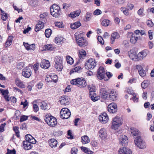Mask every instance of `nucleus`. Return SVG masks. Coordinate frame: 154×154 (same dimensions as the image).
I'll use <instances>...</instances> for the list:
<instances>
[{"label": "nucleus", "instance_id": "f257e3e1", "mask_svg": "<svg viewBox=\"0 0 154 154\" xmlns=\"http://www.w3.org/2000/svg\"><path fill=\"white\" fill-rule=\"evenodd\" d=\"M50 12L51 14L56 18H58L61 14L60 8L55 4L52 5L50 7Z\"/></svg>", "mask_w": 154, "mask_h": 154}, {"label": "nucleus", "instance_id": "f03ea898", "mask_svg": "<svg viewBox=\"0 0 154 154\" xmlns=\"http://www.w3.org/2000/svg\"><path fill=\"white\" fill-rule=\"evenodd\" d=\"M70 82L72 84L76 85L77 86L81 88H84L87 85L86 81L82 78L72 79L70 81Z\"/></svg>", "mask_w": 154, "mask_h": 154}, {"label": "nucleus", "instance_id": "7ed1b4c3", "mask_svg": "<svg viewBox=\"0 0 154 154\" xmlns=\"http://www.w3.org/2000/svg\"><path fill=\"white\" fill-rule=\"evenodd\" d=\"M136 145L140 149H143L146 148V144L144 140L140 136H137L134 139Z\"/></svg>", "mask_w": 154, "mask_h": 154}, {"label": "nucleus", "instance_id": "20e7f679", "mask_svg": "<svg viewBox=\"0 0 154 154\" xmlns=\"http://www.w3.org/2000/svg\"><path fill=\"white\" fill-rule=\"evenodd\" d=\"M55 67L58 71H61L63 68L62 58L60 56H56L55 58Z\"/></svg>", "mask_w": 154, "mask_h": 154}, {"label": "nucleus", "instance_id": "39448f33", "mask_svg": "<svg viewBox=\"0 0 154 154\" xmlns=\"http://www.w3.org/2000/svg\"><path fill=\"white\" fill-rule=\"evenodd\" d=\"M122 118L118 116H116L112 119L111 128L112 129L116 130L122 124Z\"/></svg>", "mask_w": 154, "mask_h": 154}, {"label": "nucleus", "instance_id": "423d86ee", "mask_svg": "<svg viewBox=\"0 0 154 154\" xmlns=\"http://www.w3.org/2000/svg\"><path fill=\"white\" fill-rule=\"evenodd\" d=\"M105 72L104 68L102 66H100L98 69L96 74L97 78L100 80L104 79L105 81L107 80L105 76Z\"/></svg>", "mask_w": 154, "mask_h": 154}, {"label": "nucleus", "instance_id": "0eeeda50", "mask_svg": "<svg viewBox=\"0 0 154 154\" xmlns=\"http://www.w3.org/2000/svg\"><path fill=\"white\" fill-rule=\"evenodd\" d=\"M60 114L61 118L63 119H68L71 115L70 110L66 108H62L60 111Z\"/></svg>", "mask_w": 154, "mask_h": 154}, {"label": "nucleus", "instance_id": "6e6552de", "mask_svg": "<svg viewBox=\"0 0 154 154\" xmlns=\"http://www.w3.org/2000/svg\"><path fill=\"white\" fill-rule=\"evenodd\" d=\"M147 50H144L140 52L137 55L134 54V58H132V59L135 61L141 60L147 56Z\"/></svg>", "mask_w": 154, "mask_h": 154}, {"label": "nucleus", "instance_id": "1a4fd4ad", "mask_svg": "<svg viewBox=\"0 0 154 154\" xmlns=\"http://www.w3.org/2000/svg\"><path fill=\"white\" fill-rule=\"evenodd\" d=\"M97 65V62L93 58L89 59L85 64V66L86 69H93Z\"/></svg>", "mask_w": 154, "mask_h": 154}, {"label": "nucleus", "instance_id": "9d476101", "mask_svg": "<svg viewBox=\"0 0 154 154\" xmlns=\"http://www.w3.org/2000/svg\"><path fill=\"white\" fill-rule=\"evenodd\" d=\"M45 122L51 127H54L57 123V119L53 116L47 117L45 119Z\"/></svg>", "mask_w": 154, "mask_h": 154}, {"label": "nucleus", "instance_id": "9b49d317", "mask_svg": "<svg viewBox=\"0 0 154 154\" xmlns=\"http://www.w3.org/2000/svg\"><path fill=\"white\" fill-rule=\"evenodd\" d=\"M76 40L78 45L80 46H85L88 45L87 42L83 37H80L77 36L76 37Z\"/></svg>", "mask_w": 154, "mask_h": 154}, {"label": "nucleus", "instance_id": "f8f14e48", "mask_svg": "<svg viewBox=\"0 0 154 154\" xmlns=\"http://www.w3.org/2000/svg\"><path fill=\"white\" fill-rule=\"evenodd\" d=\"M120 144L124 147L128 145V137L125 135H122L119 138Z\"/></svg>", "mask_w": 154, "mask_h": 154}, {"label": "nucleus", "instance_id": "ddd939ff", "mask_svg": "<svg viewBox=\"0 0 154 154\" xmlns=\"http://www.w3.org/2000/svg\"><path fill=\"white\" fill-rule=\"evenodd\" d=\"M108 110L110 113H115L117 110V104L114 103H111L108 106Z\"/></svg>", "mask_w": 154, "mask_h": 154}, {"label": "nucleus", "instance_id": "4468645a", "mask_svg": "<svg viewBox=\"0 0 154 154\" xmlns=\"http://www.w3.org/2000/svg\"><path fill=\"white\" fill-rule=\"evenodd\" d=\"M100 96L104 100H108L109 93L107 92L104 88H101L100 91Z\"/></svg>", "mask_w": 154, "mask_h": 154}, {"label": "nucleus", "instance_id": "2eb2a0df", "mask_svg": "<svg viewBox=\"0 0 154 154\" xmlns=\"http://www.w3.org/2000/svg\"><path fill=\"white\" fill-rule=\"evenodd\" d=\"M31 70L28 67L24 68L22 70V75L26 78H29L31 76Z\"/></svg>", "mask_w": 154, "mask_h": 154}, {"label": "nucleus", "instance_id": "dca6fc26", "mask_svg": "<svg viewBox=\"0 0 154 154\" xmlns=\"http://www.w3.org/2000/svg\"><path fill=\"white\" fill-rule=\"evenodd\" d=\"M99 120L100 122L103 123H106L108 121V117L105 112L101 113V115L99 116Z\"/></svg>", "mask_w": 154, "mask_h": 154}, {"label": "nucleus", "instance_id": "f3484780", "mask_svg": "<svg viewBox=\"0 0 154 154\" xmlns=\"http://www.w3.org/2000/svg\"><path fill=\"white\" fill-rule=\"evenodd\" d=\"M69 100L70 98L67 96H63L59 99V101L61 104L65 106L69 104Z\"/></svg>", "mask_w": 154, "mask_h": 154}, {"label": "nucleus", "instance_id": "a211bd4d", "mask_svg": "<svg viewBox=\"0 0 154 154\" xmlns=\"http://www.w3.org/2000/svg\"><path fill=\"white\" fill-rule=\"evenodd\" d=\"M109 97L111 100H115L118 99V94L114 90H112L109 93Z\"/></svg>", "mask_w": 154, "mask_h": 154}, {"label": "nucleus", "instance_id": "6ab92c4d", "mask_svg": "<svg viewBox=\"0 0 154 154\" xmlns=\"http://www.w3.org/2000/svg\"><path fill=\"white\" fill-rule=\"evenodd\" d=\"M0 91L2 95L4 96V99L7 101H9L10 99L8 96L9 92L8 90H4L0 89Z\"/></svg>", "mask_w": 154, "mask_h": 154}, {"label": "nucleus", "instance_id": "aec40b11", "mask_svg": "<svg viewBox=\"0 0 154 154\" xmlns=\"http://www.w3.org/2000/svg\"><path fill=\"white\" fill-rule=\"evenodd\" d=\"M119 154H132V152L130 149L123 147L120 149Z\"/></svg>", "mask_w": 154, "mask_h": 154}, {"label": "nucleus", "instance_id": "412c9836", "mask_svg": "<svg viewBox=\"0 0 154 154\" xmlns=\"http://www.w3.org/2000/svg\"><path fill=\"white\" fill-rule=\"evenodd\" d=\"M40 65L42 68L46 69L49 68L50 64L48 60L44 59L42 60Z\"/></svg>", "mask_w": 154, "mask_h": 154}, {"label": "nucleus", "instance_id": "4be33fe9", "mask_svg": "<svg viewBox=\"0 0 154 154\" xmlns=\"http://www.w3.org/2000/svg\"><path fill=\"white\" fill-rule=\"evenodd\" d=\"M136 67L138 70L140 76L141 77H144L146 75V72L140 65H137L136 66Z\"/></svg>", "mask_w": 154, "mask_h": 154}, {"label": "nucleus", "instance_id": "5701e85b", "mask_svg": "<svg viewBox=\"0 0 154 154\" xmlns=\"http://www.w3.org/2000/svg\"><path fill=\"white\" fill-rule=\"evenodd\" d=\"M99 134L100 137L102 139H105L107 136L106 130L104 128H101L99 131Z\"/></svg>", "mask_w": 154, "mask_h": 154}, {"label": "nucleus", "instance_id": "b1692460", "mask_svg": "<svg viewBox=\"0 0 154 154\" xmlns=\"http://www.w3.org/2000/svg\"><path fill=\"white\" fill-rule=\"evenodd\" d=\"M120 36L119 33L117 32H115L112 33L111 35L110 38L111 43L113 44L116 39H118L119 38Z\"/></svg>", "mask_w": 154, "mask_h": 154}, {"label": "nucleus", "instance_id": "393cba45", "mask_svg": "<svg viewBox=\"0 0 154 154\" xmlns=\"http://www.w3.org/2000/svg\"><path fill=\"white\" fill-rule=\"evenodd\" d=\"M24 147L26 150L30 149L32 147V145L28 141H24L23 142Z\"/></svg>", "mask_w": 154, "mask_h": 154}, {"label": "nucleus", "instance_id": "a878e982", "mask_svg": "<svg viewBox=\"0 0 154 154\" xmlns=\"http://www.w3.org/2000/svg\"><path fill=\"white\" fill-rule=\"evenodd\" d=\"M44 27L43 23L40 21L38 22V23L36 24L35 28V31L36 32H38L41 29H42Z\"/></svg>", "mask_w": 154, "mask_h": 154}, {"label": "nucleus", "instance_id": "bb28decb", "mask_svg": "<svg viewBox=\"0 0 154 154\" xmlns=\"http://www.w3.org/2000/svg\"><path fill=\"white\" fill-rule=\"evenodd\" d=\"M49 143L50 146L51 148L56 147L57 144V140L55 139H51L49 141Z\"/></svg>", "mask_w": 154, "mask_h": 154}, {"label": "nucleus", "instance_id": "cd10ccee", "mask_svg": "<svg viewBox=\"0 0 154 154\" xmlns=\"http://www.w3.org/2000/svg\"><path fill=\"white\" fill-rule=\"evenodd\" d=\"M15 83L16 85L21 88H25V84L22 81L19 79H16L15 80Z\"/></svg>", "mask_w": 154, "mask_h": 154}, {"label": "nucleus", "instance_id": "c85d7f7f", "mask_svg": "<svg viewBox=\"0 0 154 154\" xmlns=\"http://www.w3.org/2000/svg\"><path fill=\"white\" fill-rule=\"evenodd\" d=\"M130 131L131 132V135L133 136H137L139 134L138 130L134 128H131Z\"/></svg>", "mask_w": 154, "mask_h": 154}, {"label": "nucleus", "instance_id": "c756f323", "mask_svg": "<svg viewBox=\"0 0 154 154\" xmlns=\"http://www.w3.org/2000/svg\"><path fill=\"white\" fill-rule=\"evenodd\" d=\"M80 13L81 11L80 10L74 11L70 13L69 17L72 18H75L76 17L79 16Z\"/></svg>", "mask_w": 154, "mask_h": 154}, {"label": "nucleus", "instance_id": "7c9ffc66", "mask_svg": "<svg viewBox=\"0 0 154 154\" xmlns=\"http://www.w3.org/2000/svg\"><path fill=\"white\" fill-rule=\"evenodd\" d=\"M81 25V24L80 22L79 21H77L72 24H71L70 27L72 29H75L78 28Z\"/></svg>", "mask_w": 154, "mask_h": 154}, {"label": "nucleus", "instance_id": "2f4dec72", "mask_svg": "<svg viewBox=\"0 0 154 154\" xmlns=\"http://www.w3.org/2000/svg\"><path fill=\"white\" fill-rule=\"evenodd\" d=\"M82 142L84 144H85L88 143L90 142V139L89 137L86 135L83 136L81 137Z\"/></svg>", "mask_w": 154, "mask_h": 154}, {"label": "nucleus", "instance_id": "473e14b6", "mask_svg": "<svg viewBox=\"0 0 154 154\" xmlns=\"http://www.w3.org/2000/svg\"><path fill=\"white\" fill-rule=\"evenodd\" d=\"M55 42L58 45L61 44L64 42V38L62 37H57L55 38Z\"/></svg>", "mask_w": 154, "mask_h": 154}, {"label": "nucleus", "instance_id": "72a5a7b5", "mask_svg": "<svg viewBox=\"0 0 154 154\" xmlns=\"http://www.w3.org/2000/svg\"><path fill=\"white\" fill-rule=\"evenodd\" d=\"M79 56L80 59L83 58L86 55V52L83 49L79 50Z\"/></svg>", "mask_w": 154, "mask_h": 154}, {"label": "nucleus", "instance_id": "f704fd0d", "mask_svg": "<svg viewBox=\"0 0 154 154\" xmlns=\"http://www.w3.org/2000/svg\"><path fill=\"white\" fill-rule=\"evenodd\" d=\"M43 48L44 50L47 51H52L54 49V47L51 44L45 45Z\"/></svg>", "mask_w": 154, "mask_h": 154}, {"label": "nucleus", "instance_id": "c9c22d12", "mask_svg": "<svg viewBox=\"0 0 154 154\" xmlns=\"http://www.w3.org/2000/svg\"><path fill=\"white\" fill-rule=\"evenodd\" d=\"M0 11L2 13L1 17L2 19L4 21H5L8 17V15L3 11L2 9H1Z\"/></svg>", "mask_w": 154, "mask_h": 154}, {"label": "nucleus", "instance_id": "e433bc0d", "mask_svg": "<svg viewBox=\"0 0 154 154\" xmlns=\"http://www.w3.org/2000/svg\"><path fill=\"white\" fill-rule=\"evenodd\" d=\"M81 149L84 152L88 154H92L93 153V152L91 151L89 149L83 147H81Z\"/></svg>", "mask_w": 154, "mask_h": 154}, {"label": "nucleus", "instance_id": "4c0bfd02", "mask_svg": "<svg viewBox=\"0 0 154 154\" xmlns=\"http://www.w3.org/2000/svg\"><path fill=\"white\" fill-rule=\"evenodd\" d=\"M40 106L41 109L43 110H45L48 108V104L45 102H42Z\"/></svg>", "mask_w": 154, "mask_h": 154}, {"label": "nucleus", "instance_id": "58836bf2", "mask_svg": "<svg viewBox=\"0 0 154 154\" xmlns=\"http://www.w3.org/2000/svg\"><path fill=\"white\" fill-rule=\"evenodd\" d=\"M137 39L138 37H136L134 34H133L131 38L130 41L132 44H135L136 42Z\"/></svg>", "mask_w": 154, "mask_h": 154}, {"label": "nucleus", "instance_id": "ea45409f", "mask_svg": "<svg viewBox=\"0 0 154 154\" xmlns=\"http://www.w3.org/2000/svg\"><path fill=\"white\" fill-rule=\"evenodd\" d=\"M110 21L108 19L103 20L101 22V24L104 26H107L109 25Z\"/></svg>", "mask_w": 154, "mask_h": 154}, {"label": "nucleus", "instance_id": "a19ab883", "mask_svg": "<svg viewBox=\"0 0 154 154\" xmlns=\"http://www.w3.org/2000/svg\"><path fill=\"white\" fill-rule=\"evenodd\" d=\"M52 33V30L50 29H48L45 30V36L47 38H49L50 37Z\"/></svg>", "mask_w": 154, "mask_h": 154}, {"label": "nucleus", "instance_id": "79ce46f5", "mask_svg": "<svg viewBox=\"0 0 154 154\" xmlns=\"http://www.w3.org/2000/svg\"><path fill=\"white\" fill-rule=\"evenodd\" d=\"M149 82L148 81L144 80L141 83V86L143 88H146L149 85Z\"/></svg>", "mask_w": 154, "mask_h": 154}, {"label": "nucleus", "instance_id": "37998d69", "mask_svg": "<svg viewBox=\"0 0 154 154\" xmlns=\"http://www.w3.org/2000/svg\"><path fill=\"white\" fill-rule=\"evenodd\" d=\"M66 60L67 63L70 64H72L74 62L72 58L69 56H68L67 57Z\"/></svg>", "mask_w": 154, "mask_h": 154}, {"label": "nucleus", "instance_id": "c03bdc74", "mask_svg": "<svg viewBox=\"0 0 154 154\" xmlns=\"http://www.w3.org/2000/svg\"><path fill=\"white\" fill-rule=\"evenodd\" d=\"M92 15V14L89 12H87L85 16L86 21H89Z\"/></svg>", "mask_w": 154, "mask_h": 154}, {"label": "nucleus", "instance_id": "a18cd8bd", "mask_svg": "<svg viewBox=\"0 0 154 154\" xmlns=\"http://www.w3.org/2000/svg\"><path fill=\"white\" fill-rule=\"evenodd\" d=\"M102 13V11L100 10L97 9L94 12L93 14L95 15H98L101 14Z\"/></svg>", "mask_w": 154, "mask_h": 154}, {"label": "nucleus", "instance_id": "49530a36", "mask_svg": "<svg viewBox=\"0 0 154 154\" xmlns=\"http://www.w3.org/2000/svg\"><path fill=\"white\" fill-rule=\"evenodd\" d=\"M24 65V63L23 62H20L18 63L17 68L18 69H20L22 68Z\"/></svg>", "mask_w": 154, "mask_h": 154}, {"label": "nucleus", "instance_id": "de8ad7c7", "mask_svg": "<svg viewBox=\"0 0 154 154\" xmlns=\"http://www.w3.org/2000/svg\"><path fill=\"white\" fill-rule=\"evenodd\" d=\"M28 116L25 115H23L22 116L20 117V121L21 122H23L24 121L26 120L28 118Z\"/></svg>", "mask_w": 154, "mask_h": 154}, {"label": "nucleus", "instance_id": "09e8293b", "mask_svg": "<svg viewBox=\"0 0 154 154\" xmlns=\"http://www.w3.org/2000/svg\"><path fill=\"white\" fill-rule=\"evenodd\" d=\"M100 97V96H91V99L93 101H95L99 99Z\"/></svg>", "mask_w": 154, "mask_h": 154}, {"label": "nucleus", "instance_id": "8fccbe9b", "mask_svg": "<svg viewBox=\"0 0 154 154\" xmlns=\"http://www.w3.org/2000/svg\"><path fill=\"white\" fill-rule=\"evenodd\" d=\"M97 39L98 42H99L101 44L103 45L104 44V41L101 36H98Z\"/></svg>", "mask_w": 154, "mask_h": 154}, {"label": "nucleus", "instance_id": "3c124183", "mask_svg": "<svg viewBox=\"0 0 154 154\" xmlns=\"http://www.w3.org/2000/svg\"><path fill=\"white\" fill-rule=\"evenodd\" d=\"M127 8L128 10H131L134 8V5L131 3H128L127 5Z\"/></svg>", "mask_w": 154, "mask_h": 154}, {"label": "nucleus", "instance_id": "603ef678", "mask_svg": "<svg viewBox=\"0 0 154 154\" xmlns=\"http://www.w3.org/2000/svg\"><path fill=\"white\" fill-rule=\"evenodd\" d=\"M33 110L35 112H37L38 110V107L37 105L33 103Z\"/></svg>", "mask_w": 154, "mask_h": 154}, {"label": "nucleus", "instance_id": "864d4df0", "mask_svg": "<svg viewBox=\"0 0 154 154\" xmlns=\"http://www.w3.org/2000/svg\"><path fill=\"white\" fill-rule=\"evenodd\" d=\"M146 23L147 25L150 27H152L154 25L152 21L150 20H148Z\"/></svg>", "mask_w": 154, "mask_h": 154}, {"label": "nucleus", "instance_id": "5fc2aeb1", "mask_svg": "<svg viewBox=\"0 0 154 154\" xmlns=\"http://www.w3.org/2000/svg\"><path fill=\"white\" fill-rule=\"evenodd\" d=\"M7 154H16V151L15 149L11 150L8 149Z\"/></svg>", "mask_w": 154, "mask_h": 154}, {"label": "nucleus", "instance_id": "6e6d98bb", "mask_svg": "<svg viewBox=\"0 0 154 154\" xmlns=\"http://www.w3.org/2000/svg\"><path fill=\"white\" fill-rule=\"evenodd\" d=\"M133 97L132 100L135 102H137L138 101V98L137 97V95L135 94H133Z\"/></svg>", "mask_w": 154, "mask_h": 154}, {"label": "nucleus", "instance_id": "4d7b16f0", "mask_svg": "<svg viewBox=\"0 0 154 154\" xmlns=\"http://www.w3.org/2000/svg\"><path fill=\"white\" fill-rule=\"evenodd\" d=\"M6 125L5 123L2 124L0 127V132H3L4 131V128Z\"/></svg>", "mask_w": 154, "mask_h": 154}, {"label": "nucleus", "instance_id": "13d9d810", "mask_svg": "<svg viewBox=\"0 0 154 154\" xmlns=\"http://www.w3.org/2000/svg\"><path fill=\"white\" fill-rule=\"evenodd\" d=\"M39 67V64L38 63H36L34 64L33 66V69H34L35 72H36L37 71Z\"/></svg>", "mask_w": 154, "mask_h": 154}, {"label": "nucleus", "instance_id": "bf43d9fd", "mask_svg": "<svg viewBox=\"0 0 154 154\" xmlns=\"http://www.w3.org/2000/svg\"><path fill=\"white\" fill-rule=\"evenodd\" d=\"M55 25L56 26L58 27L59 28H62L63 26L62 23L60 22H57L55 23Z\"/></svg>", "mask_w": 154, "mask_h": 154}, {"label": "nucleus", "instance_id": "052dcab7", "mask_svg": "<svg viewBox=\"0 0 154 154\" xmlns=\"http://www.w3.org/2000/svg\"><path fill=\"white\" fill-rule=\"evenodd\" d=\"M78 151L77 149L75 147L72 148L71 150L72 154H76Z\"/></svg>", "mask_w": 154, "mask_h": 154}, {"label": "nucleus", "instance_id": "680f3d73", "mask_svg": "<svg viewBox=\"0 0 154 154\" xmlns=\"http://www.w3.org/2000/svg\"><path fill=\"white\" fill-rule=\"evenodd\" d=\"M63 133V132L62 131H57L54 132V134L57 136H59L61 135Z\"/></svg>", "mask_w": 154, "mask_h": 154}, {"label": "nucleus", "instance_id": "e2e57ef3", "mask_svg": "<svg viewBox=\"0 0 154 154\" xmlns=\"http://www.w3.org/2000/svg\"><path fill=\"white\" fill-rule=\"evenodd\" d=\"M27 141L32 144V145L33 144H35L36 142L35 139L33 137H32V139H29Z\"/></svg>", "mask_w": 154, "mask_h": 154}, {"label": "nucleus", "instance_id": "0e129e2a", "mask_svg": "<svg viewBox=\"0 0 154 154\" xmlns=\"http://www.w3.org/2000/svg\"><path fill=\"white\" fill-rule=\"evenodd\" d=\"M149 37L150 40H152L153 38V33L152 32L151 30H149L148 32Z\"/></svg>", "mask_w": 154, "mask_h": 154}, {"label": "nucleus", "instance_id": "69168bd1", "mask_svg": "<svg viewBox=\"0 0 154 154\" xmlns=\"http://www.w3.org/2000/svg\"><path fill=\"white\" fill-rule=\"evenodd\" d=\"M92 145L94 147H96L98 146V143L95 140H93L91 142Z\"/></svg>", "mask_w": 154, "mask_h": 154}, {"label": "nucleus", "instance_id": "338daca9", "mask_svg": "<svg viewBox=\"0 0 154 154\" xmlns=\"http://www.w3.org/2000/svg\"><path fill=\"white\" fill-rule=\"evenodd\" d=\"M32 137H32V136L30 134H27L26 135L25 137V138L26 140V141H27L29 139H32Z\"/></svg>", "mask_w": 154, "mask_h": 154}, {"label": "nucleus", "instance_id": "774afa93", "mask_svg": "<svg viewBox=\"0 0 154 154\" xmlns=\"http://www.w3.org/2000/svg\"><path fill=\"white\" fill-rule=\"evenodd\" d=\"M20 129L22 130H26V124L24 123H23L20 126Z\"/></svg>", "mask_w": 154, "mask_h": 154}]
</instances>
